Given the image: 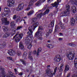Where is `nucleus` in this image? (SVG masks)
Listing matches in <instances>:
<instances>
[{
    "label": "nucleus",
    "mask_w": 77,
    "mask_h": 77,
    "mask_svg": "<svg viewBox=\"0 0 77 77\" xmlns=\"http://www.w3.org/2000/svg\"><path fill=\"white\" fill-rule=\"evenodd\" d=\"M39 25V23L36 22L34 23L32 26L29 27L28 29L29 31L27 32V34L28 35L30 36L31 38H33V35L32 34L33 31H32V29H33V30H35V28L37 27Z\"/></svg>",
    "instance_id": "1"
},
{
    "label": "nucleus",
    "mask_w": 77,
    "mask_h": 77,
    "mask_svg": "<svg viewBox=\"0 0 77 77\" xmlns=\"http://www.w3.org/2000/svg\"><path fill=\"white\" fill-rule=\"evenodd\" d=\"M11 11L10 10V9L8 8H6L4 9V12L2 14V17L5 16L8 17L11 15Z\"/></svg>",
    "instance_id": "2"
},
{
    "label": "nucleus",
    "mask_w": 77,
    "mask_h": 77,
    "mask_svg": "<svg viewBox=\"0 0 77 77\" xmlns=\"http://www.w3.org/2000/svg\"><path fill=\"white\" fill-rule=\"evenodd\" d=\"M47 67L48 69H47L46 70V72L47 73H48V76L49 77H52L53 75H55V74H56V71H57V67H56L54 69V73H52V72H51V70H50V69H49V68L50 67V66L49 65Z\"/></svg>",
    "instance_id": "3"
},
{
    "label": "nucleus",
    "mask_w": 77,
    "mask_h": 77,
    "mask_svg": "<svg viewBox=\"0 0 77 77\" xmlns=\"http://www.w3.org/2000/svg\"><path fill=\"white\" fill-rule=\"evenodd\" d=\"M66 11L62 12L61 13V17L63 16H67L70 14V7L69 5H67L66 6Z\"/></svg>",
    "instance_id": "4"
},
{
    "label": "nucleus",
    "mask_w": 77,
    "mask_h": 77,
    "mask_svg": "<svg viewBox=\"0 0 77 77\" xmlns=\"http://www.w3.org/2000/svg\"><path fill=\"white\" fill-rule=\"evenodd\" d=\"M75 56L74 54H72L71 51L69 52L66 55L67 58L69 60H73Z\"/></svg>",
    "instance_id": "5"
},
{
    "label": "nucleus",
    "mask_w": 77,
    "mask_h": 77,
    "mask_svg": "<svg viewBox=\"0 0 77 77\" xmlns=\"http://www.w3.org/2000/svg\"><path fill=\"white\" fill-rule=\"evenodd\" d=\"M43 29V28H42V27L41 26H38V32H37L35 34V37L38 36V35H42V31H39L42 30Z\"/></svg>",
    "instance_id": "6"
},
{
    "label": "nucleus",
    "mask_w": 77,
    "mask_h": 77,
    "mask_svg": "<svg viewBox=\"0 0 77 77\" xmlns=\"http://www.w3.org/2000/svg\"><path fill=\"white\" fill-rule=\"evenodd\" d=\"M49 12H50V10L49 9H47L43 14L41 13L40 14H37V17L39 18H41V17H42V15H46V14H48L49 13Z\"/></svg>",
    "instance_id": "7"
},
{
    "label": "nucleus",
    "mask_w": 77,
    "mask_h": 77,
    "mask_svg": "<svg viewBox=\"0 0 77 77\" xmlns=\"http://www.w3.org/2000/svg\"><path fill=\"white\" fill-rule=\"evenodd\" d=\"M7 5L9 7H12L15 5V0H8Z\"/></svg>",
    "instance_id": "8"
},
{
    "label": "nucleus",
    "mask_w": 77,
    "mask_h": 77,
    "mask_svg": "<svg viewBox=\"0 0 77 77\" xmlns=\"http://www.w3.org/2000/svg\"><path fill=\"white\" fill-rule=\"evenodd\" d=\"M61 0H57V2H55L54 4H51L52 6L55 7L56 8H57L58 7V5H59V3L61 2Z\"/></svg>",
    "instance_id": "9"
},
{
    "label": "nucleus",
    "mask_w": 77,
    "mask_h": 77,
    "mask_svg": "<svg viewBox=\"0 0 77 77\" xmlns=\"http://www.w3.org/2000/svg\"><path fill=\"white\" fill-rule=\"evenodd\" d=\"M61 60V57L60 55H57L54 58V60L55 62H59Z\"/></svg>",
    "instance_id": "10"
},
{
    "label": "nucleus",
    "mask_w": 77,
    "mask_h": 77,
    "mask_svg": "<svg viewBox=\"0 0 77 77\" xmlns=\"http://www.w3.org/2000/svg\"><path fill=\"white\" fill-rule=\"evenodd\" d=\"M8 54H9L10 56H14L15 54V52L14 51L10 49L8 51Z\"/></svg>",
    "instance_id": "11"
},
{
    "label": "nucleus",
    "mask_w": 77,
    "mask_h": 77,
    "mask_svg": "<svg viewBox=\"0 0 77 77\" xmlns=\"http://www.w3.org/2000/svg\"><path fill=\"white\" fill-rule=\"evenodd\" d=\"M23 27V26H17V29H16L15 28H14L12 31V32H13V33H12V34H13V35H14L15 33L16 30H20V29H22Z\"/></svg>",
    "instance_id": "12"
},
{
    "label": "nucleus",
    "mask_w": 77,
    "mask_h": 77,
    "mask_svg": "<svg viewBox=\"0 0 77 77\" xmlns=\"http://www.w3.org/2000/svg\"><path fill=\"white\" fill-rule=\"evenodd\" d=\"M76 7H75V6H73L72 7V10L71 11L72 12V14L73 15L75 14V12H76Z\"/></svg>",
    "instance_id": "13"
},
{
    "label": "nucleus",
    "mask_w": 77,
    "mask_h": 77,
    "mask_svg": "<svg viewBox=\"0 0 77 77\" xmlns=\"http://www.w3.org/2000/svg\"><path fill=\"white\" fill-rule=\"evenodd\" d=\"M19 47L20 49V50H23L24 49V45H23V43L21 42H19Z\"/></svg>",
    "instance_id": "14"
},
{
    "label": "nucleus",
    "mask_w": 77,
    "mask_h": 77,
    "mask_svg": "<svg viewBox=\"0 0 77 77\" xmlns=\"http://www.w3.org/2000/svg\"><path fill=\"white\" fill-rule=\"evenodd\" d=\"M8 72L9 74L7 75V77H11H11H15V76H14V74H13L12 72L9 71H8Z\"/></svg>",
    "instance_id": "15"
},
{
    "label": "nucleus",
    "mask_w": 77,
    "mask_h": 77,
    "mask_svg": "<svg viewBox=\"0 0 77 77\" xmlns=\"http://www.w3.org/2000/svg\"><path fill=\"white\" fill-rule=\"evenodd\" d=\"M35 13V11H34V10H32L28 12L27 13V15L28 16H30V15H31Z\"/></svg>",
    "instance_id": "16"
},
{
    "label": "nucleus",
    "mask_w": 77,
    "mask_h": 77,
    "mask_svg": "<svg viewBox=\"0 0 77 77\" xmlns=\"http://www.w3.org/2000/svg\"><path fill=\"white\" fill-rule=\"evenodd\" d=\"M75 22V20L72 17L70 19V23L72 26H74Z\"/></svg>",
    "instance_id": "17"
},
{
    "label": "nucleus",
    "mask_w": 77,
    "mask_h": 77,
    "mask_svg": "<svg viewBox=\"0 0 77 77\" xmlns=\"http://www.w3.org/2000/svg\"><path fill=\"white\" fill-rule=\"evenodd\" d=\"M29 42H30V39L29 38L28 36H27L25 38V43L26 44H29Z\"/></svg>",
    "instance_id": "18"
},
{
    "label": "nucleus",
    "mask_w": 77,
    "mask_h": 77,
    "mask_svg": "<svg viewBox=\"0 0 77 77\" xmlns=\"http://www.w3.org/2000/svg\"><path fill=\"white\" fill-rule=\"evenodd\" d=\"M2 29L4 32H6L9 30V28L7 26H3L2 27Z\"/></svg>",
    "instance_id": "19"
},
{
    "label": "nucleus",
    "mask_w": 77,
    "mask_h": 77,
    "mask_svg": "<svg viewBox=\"0 0 77 77\" xmlns=\"http://www.w3.org/2000/svg\"><path fill=\"white\" fill-rule=\"evenodd\" d=\"M27 54L26 52H25L23 55L22 58L26 60L27 59Z\"/></svg>",
    "instance_id": "20"
},
{
    "label": "nucleus",
    "mask_w": 77,
    "mask_h": 77,
    "mask_svg": "<svg viewBox=\"0 0 77 77\" xmlns=\"http://www.w3.org/2000/svg\"><path fill=\"white\" fill-rule=\"evenodd\" d=\"M24 6V4L23 3H22L21 4H20L18 7V8H19L20 9H23Z\"/></svg>",
    "instance_id": "21"
},
{
    "label": "nucleus",
    "mask_w": 77,
    "mask_h": 77,
    "mask_svg": "<svg viewBox=\"0 0 77 77\" xmlns=\"http://www.w3.org/2000/svg\"><path fill=\"white\" fill-rule=\"evenodd\" d=\"M58 69H59V71L60 72H61L63 70V65L62 64H61L60 67H59Z\"/></svg>",
    "instance_id": "22"
},
{
    "label": "nucleus",
    "mask_w": 77,
    "mask_h": 77,
    "mask_svg": "<svg viewBox=\"0 0 77 77\" xmlns=\"http://www.w3.org/2000/svg\"><path fill=\"white\" fill-rule=\"evenodd\" d=\"M69 70V66L68 65H66L65 66V71H67Z\"/></svg>",
    "instance_id": "23"
},
{
    "label": "nucleus",
    "mask_w": 77,
    "mask_h": 77,
    "mask_svg": "<svg viewBox=\"0 0 77 77\" xmlns=\"http://www.w3.org/2000/svg\"><path fill=\"white\" fill-rule=\"evenodd\" d=\"M74 65L75 66V68L77 69V58L75 59L74 61Z\"/></svg>",
    "instance_id": "24"
},
{
    "label": "nucleus",
    "mask_w": 77,
    "mask_h": 77,
    "mask_svg": "<svg viewBox=\"0 0 77 77\" xmlns=\"http://www.w3.org/2000/svg\"><path fill=\"white\" fill-rule=\"evenodd\" d=\"M42 3L41 0H39L37 3L35 4L36 6H39L41 5V3Z\"/></svg>",
    "instance_id": "25"
},
{
    "label": "nucleus",
    "mask_w": 77,
    "mask_h": 77,
    "mask_svg": "<svg viewBox=\"0 0 77 77\" xmlns=\"http://www.w3.org/2000/svg\"><path fill=\"white\" fill-rule=\"evenodd\" d=\"M34 2H35L34 1H32V0H31L30 2H29V4L28 6H29L30 7H31V6H32L33 5V3H34Z\"/></svg>",
    "instance_id": "26"
},
{
    "label": "nucleus",
    "mask_w": 77,
    "mask_h": 77,
    "mask_svg": "<svg viewBox=\"0 0 77 77\" xmlns=\"http://www.w3.org/2000/svg\"><path fill=\"white\" fill-rule=\"evenodd\" d=\"M47 47L49 48H53L54 47V45H52L51 44H48L47 45Z\"/></svg>",
    "instance_id": "27"
},
{
    "label": "nucleus",
    "mask_w": 77,
    "mask_h": 77,
    "mask_svg": "<svg viewBox=\"0 0 77 77\" xmlns=\"http://www.w3.org/2000/svg\"><path fill=\"white\" fill-rule=\"evenodd\" d=\"M54 20L52 21L50 24V27H54Z\"/></svg>",
    "instance_id": "28"
},
{
    "label": "nucleus",
    "mask_w": 77,
    "mask_h": 77,
    "mask_svg": "<svg viewBox=\"0 0 77 77\" xmlns=\"http://www.w3.org/2000/svg\"><path fill=\"white\" fill-rule=\"evenodd\" d=\"M1 20L3 23H4L7 20V18L6 17H3L2 19Z\"/></svg>",
    "instance_id": "29"
},
{
    "label": "nucleus",
    "mask_w": 77,
    "mask_h": 77,
    "mask_svg": "<svg viewBox=\"0 0 77 77\" xmlns=\"http://www.w3.org/2000/svg\"><path fill=\"white\" fill-rule=\"evenodd\" d=\"M10 36V34L8 32L6 33L4 35V38H8Z\"/></svg>",
    "instance_id": "30"
},
{
    "label": "nucleus",
    "mask_w": 77,
    "mask_h": 77,
    "mask_svg": "<svg viewBox=\"0 0 77 77\" xmlns=\"http://www.w3.org/2000/svg\"><path fill=\"white\" fill-rule=\"evenodd\" d=\"M27 44H28V46L27 47V48L28 49H29L30 50V49H31V48H32V45L31 43H29Z\"/></svg>",
    "instance_id": "31"
},
{
    "label": "nucleus",
    "mask_w": 77,
    "mask_h": 77,
    "mask_svg": "<svg viewBox=\"0 0 77 77\" xmlns=\"http://www.w3.org/2000/svg\"><path fill=\"white\" fill-rule=\"evenodd\" d=\"M18 56H20L21 55V52L20 51H17L16 52Z\"/></svg>",
    "instance_id": "32"
},
{
    "label": "nucleus",
    "mask_w": 77,
    "mask_h": 77,
    "mask_svg": "<svg viewBox=\"0 0 77 77\" xmlns=\"http://www.w3.org/2000/svg\"><path fill=\"white\" fill-rule=\"evenodd\" d=\"M20 38L19 37H17L16 38V39L15 40V42H18L20 41Z\"/></svg>",
    "instance_id": "33"
},
{
    "label": "nucleus",
    "mask_w": 77,
    "mask_h": 77,
    "mask_svg": "<svg viewBox=\"0 0 77 77\" xmlns=\"http://www.w3.org/2000/svg\"><path fill=\"white\" fill-rule=\"evenodd\" d=\"M72 3L77 5V0H72Z\"/></svg>",
    "instance_id": "34"
},
{
    "label": "nucleus",
    "mask_w": 77,
    "mask_h": 77,
    "mask_svg": "<svg viewBox=\"0 0 77 77\" xmlns=\"http://www.w3.org/2000/svg\"><path fill=\"white\" fill-rule=\"evenodd\" d=\"M31 53H32V52H29V53L28 55V57L29 59H30L31 60H33V59H32V57H31V56H30V55H31Z\"/></svg>",
    "instance_id": "35"
},
{
    "label": "nucleus",
    "mask_w": 77,
    "mask_h": 77,
    "mask_svg": "<svg viewBox=\"0 0 77 77\" xmlns=\"http://www.w3.org/2000/svg\"><path fill=\"white\" fill-rule=\"evenodd\" d=\"M21 62L23 63V65H26V62L25 60H23V59H21L20 60Z\"/></svg>",
    "instance_id": "36"
},
{
    "label": "nucleus",
    "mask_w": 77,
    "mask_h": 77,
    "mask_svg": "<svg viewBox=\"0 0 77 77\" xmlns=\"http://www.w3.org/2000/svg\"><path fill=\"white\" fill-rule=\"evenodd\" d=\"M37 36H38V37H37L38 39H39V40H42L43 39L42 37L41 36H42V35H38Z\"/></svg>",
    "instance_id": "37"
},
{
    "label": "nucleus",
    "mask_w": 77,
    "mask_h": 77,
    "mask_svg": "<svg viewBox=\"0 0 77 77\" xmlns=\"http://www.w3.org/2000/svg\"><path fill=\"white\" fill-rule=\"evenodd\" d=\"M2 77H6V74H5L6 72H5V71L3 70L2 72Z\"/></svg>",
    "instance_id": "38"
},
{
    "label": "nucleus",
    "mask_w": 77,
    "mask_h": 77,
    "mask_svg": "<svg viewBox=\"0 0 77 77\" xmlns=\"http://www.w3.org/2000/svg\"><path fill=\"white\" fill-rule=\"evenodd\" d=\"M19 37L20 39H22V38H23V34L21 33L19 35Z\"/></svg>",
    "instance_id": "39"
},
{
    "label": "nucleus",
    "mask_w": 77,
    "mask_h": 77,
    "mask_svg": "<svg viewBox=\"0 0 77 77\" xmlns=\"http://www.w3.org/2000/svg\"><path fill=\"white\" fill-rule=\"evenodd\" d=\"M10 25L11 27H13V26H15V24L14 23V21L11 22L10 23Z\"/></svg>",
    "instance_id": "40"
},
{
    "label": "nucleus",
    "mask_w": 77,
    "mask_h": 77,
    "mask_svg": "<svg viewBox=\"0 0 77 77\" xmlns=\"http://www.w3.org/2000/svg\"><path fill=\"white\" fill-rule=\"evenodd\" d=\"M6 45V43L4 42L3 44H2V45H0V48H3Z\"/></svg>",
    "instance_id": "41"
},
{
    "label": "nucleus",
    "mask_w": 77,
    "mask_h": 77,
    "mask_svg": "<svg viewBox=\"0 0 77 77\" xmlns=\"http://www.w3.org/2000/svg\"><path fill=\"white\" fill-rule=\"evenodd\" d=\"M64 23H67L68 22V19L67 18L64 19L63 20Z\"/></svg>",
    "instance_id": "42"
},
{
    "label": "nucleus",
    "mask_w": 77,
    "mask_h": 77,
    "mask_svg": "<svg viewBox=\"0 0 77 77\" xmlns=\"http://www.w3.org/2000/svg\"><path fill=\"white\" fill-rule=\"evenodd\" d=\"M60 25L61 29H64V26H63V24H62V23L60 22Z\"/></svg>",
    "instance_id": "43"
},
{
    "label": "nucleus",
    "mask_w": 77,
    "mask_h": 77,
    "mask_svg": "<svg viewBox=\"0 0 77 77\" xmlns=\"http://www.w3.org/2000/svg\"><path fill=\"white\" fill-rule=\"evenodd\" d=\"M58 29H59V27L58 25L55 26V32H56L57 31V30H58Z\"/></svg>",
    "instance_id": "44"
},
{
    "label": "nucleus",
    "mask_w": 77,
    "mask_h": 77,
    "mask_svg": "<svg viewBox=\"0 0 77 77\" xmlns=\"http://www.w3.org/2000/svg\"><path fill=\"white\" fill-rule=\"evenodd\" d=\"M30 7L28 5V7H27L25 9V11H29L30 9Z\"/></svg>",
    "instance_id": "45"
},
{
    "label": "nucleus",
    "mask_w": 77,
    "mask_h": 77,
    "mask_svg": "<svg viewBox=\"0 0 77 77\" xmlns=\"http://www.w3.org/2000/svg\"><path fill=\"white\" fill-rule=\"evenodd\" d=\"M48 4H46L42 10H45V9H46L47 8V7H48Z\"/></svg>",
    "instance_id": "46"
},
{
    "label": "nucleus",
    "mask_w": 77,
    "mask_h": 77,
    "mask_svg": "<svg viewBox=\"0 0 77 77\" xmlns=\"http://www.w3.org/2000/svg\"><path fill=\"white\" fill-rule=\"evenodd\" d=\"M36 20H37V19H36V17L34 18H32V22H35V21H36Z\"/></svg>",
    "instance_id": "47"
},
{
    "label": "nucleus",
    "mask_w": 77,
    "mask_h": 77,
    "mask_svg": "<svg viewBox=\"0 0 77 77\" xmlns=\"http://www.w3.org/2000/svg\"><path fill=\"white\" fill-rule=\"evenodd\" d=\"M6 25H8V24H9V21H7V20L4 23Z\"/></svg>",
    "instance_id": "48"
},
{
    "label": "nucleus",
    "mask_w": 77,
    "mask_h": 77,
    "mask_svg": "<svg viewBox=\"0 0 77 77\" xmlns=\"http://www.w3.org/2000/svg\"><path fill=\"white\" fill-rule=\"evenodd\" d=\"M41 50H42V49L41 48H38V52L40 53V52L41 51Z\"/></svg>",
    "instance_id": "49"
},
{
    "label": "nucleus",
    "mask_w": 77,
    "mask_h": 77,
    "mask_svg": "<svg viewBox=\"0 0 77 77\" xmlns=\"http://www.w3.org/2000/svg\"><path fill=\"white\" fill-rule=\"evenodd\" d=\"M16 10L17 11H20V10H21V9H20V8H18H18H17L16 9Z\"/></svg>",
    "instance_id": "50"
},
{
    "label": "nucleus",
    "mask_w": 77,
    "mask_h": 77,
    "mask_svg": "<svg viewBox=\"0 0 77 77\" xmlns=\"http://www.w3.org/2000/svg\"><path fill=\"white\" fill-rule=\"evenodd\" d=\"M53 0H48L47 2L48 3H50L51 2H53Z\"/></svg>",
    "instance_id": "51"
},
{
    "label": "nucleus",
    "mask_w": 77,
    "mask_h": 77,
    "mask_svg": "<svg viewBox=\"0 0 77 77\" xmlns=\"http://www.w3.org/2000/svg\"><path fill=\"white\" fill-rule=\"evenodd\" d=\"M17 18V15H15L13 16V19L14 20H15Z\"/></svg>",
    "instance_id": "52"
},
{
    "label": "nucleus",
    "mask_w": 77,
    "mask_h": 77,
    "mask_svg": "<svg viewBox=\"0 0 77 77\" xmlns=\"http://www.w3.org/2000/svg\"><path fill=\"white\" fill-rule=\"evenodd\" d=\"M18 34H19V32H18L16 33L15 36L13 38L14 39L15 38V37H16V36H17V35H18Z\"/></svg>",
    "instance_id": "53"
},
{
    "label": "nucleus",
    "mask_w": 77,
    "mask_h": 77,
    "mask_svg": "<svg viewBox=\"0 0 77 77\" xmlns=\"http://www.w3.org/2000/svg\"><path fill=\"white\" fill-rule=\"evenodd\" d=\"M75 17L76 18H75V20H76L75 21H76V23H77V14H75Z\"/></svg>",
    "instance_id": "54"
},
{
    "label": "nucleus",
    "mask_w": 77,
    "mask_h": 77,
    "mask_svg": "<svg viewBox=\"0 0 77 77\" xmlns=\"http://www.w3.org/2000/svg\"><path fill=\"white\" fill-rule=\"evenodd\" d=\"M48 35H49V33L47 32L46 33V38L48 37Z\"/></svg>",
    "instance_id": "55"
},
{
    "label": "nucleus",
    "mask_w": 77,
    "mask_h": 77,
    "mask_svg": "<svg viewBox=\"0 0 77 77\" xmlns=\"http://www.w3.org/2000/svg\"><path fill=\"white\" fill-rule=\"evenodd\" d=\"M52 31H53V30L52 29H50L49 30L48 33H51Z\"/></svg>",
    "instance_id": "56"
},
{
    "label": "nucleus",
    "mask_w": 77,
    "mask_h": 77,
    "mask_svg": "<svg viewBox=\"0 0 77 77\" xmlns=\"http://www.w3.org/2000/svg\"><path fill=\"white\" fill-rule=\"evenodd\" d=\"M7 58H8V59H9V60H12V57H8Z\"/></svg>",
    "instance_id": "57"
},
{
    "label": "nucleus",
    "mask_w": 77,
    "mask_h": 77,
    "mask_svg": "<svg viewBox=\"0 0 77 77\" xmlns=\"http://www.w3.org/2000/svg\"><path fill=\"white\" fill-rule=\"evenodd\" d=\"M18 21H21V17H19L17 19Z\"/></svg>",
    "instance_id": "58"
},
{
    "label": "nucleus",
    "mask_w": 77,
    "mask_h": 77,
    "mask_svg": "<svg viewBox=\"0 0 77 77\" xmlns=\"http://www.w3.org/2000/svg\"><path fill=\"white\" fill-rule=\"evenodd\" d=\"M33 53V54H36V51H34Z\"/></svg>",
    "instance_id": "59"
},
{
    "label": "nucleus",
    "mask_w": 77,
    "mask_h": 77,
    "mask_svg": "<svg viewBox=\"0 0 77 77\" xmlns=\"http://www.w3.org/2000/svg\"><path fill=\"white\" fill-rule=\"evenodd\" d=\"M14 70L15 73H17V69H14Z\"/></svg>",
    "instance_id": "60"
},
{
    "label": "nucleus",
    "mask_w": 77,
    "mask_h": 77,
    "mask_svg": "<svg viewBox=\"0 0 77 77\" xmlns=\"http://www.w3.org/2000/svg\"><path fill=\"white\" fill-rule=\"evenodd\" d=\"M68 45L70 46H72V43H68Z\"/></svg>",
    "instance_id": "61"
},
{
    "label": "nucleus",
    "mask_w": 77,
    "mask_h": 77,
    "mask_svg": "<svg viewBox=\"0 0 77 77\" xmlns=\"http://www.w3.org/2000/svg\"><path fill=\"white\" fill-rule=\"evenodd\" d=\"M23 74V72H20V73H19V75H22Z\"/></svg>",
    "instance_id": "62"
},
{
    "label": "nucleus",
    "mask_w": 77,
    "mask_h": 77,
    "mask_svg": "<svg viewBox=\"0 0 77 77\" xmlns=\"http://www.w3.org/2000/svg\"><path fill=\"white\" fill-rule=\"evenodd\" d=\"M70 74L69 73H68L67 75V77H70Z\"/></svg>",
    "instance_id": "63"
},
{
    "label": "nucleus",
    "mask_w": 77,
    "mask_h": 77,
    "mask_svg": "<svg viewBox=\"0 0 77 77\" xmlns=\"http://www.w3.org/2000/svg\"><path fill=\"white\" fill-rule=\"evenodd\" d=\"M77 75H72V77H77Z\"/></svg>",
    "instance_id": "64"
}]
</instances>
